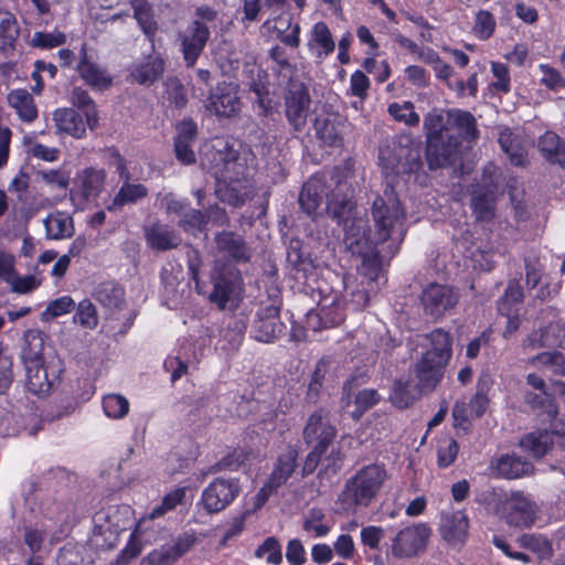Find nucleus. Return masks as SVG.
Segmentation results:
<instances>
[{
  "label": "nucleus",
  "instance_id": "1",
  "mask_svg": "<svg viewBox=\"0 0 565 565\" xmlns=\"http://www.w3.org/2000/svg\"><path fill=\"white\" fill-rule=\"evenodd\" d=\"M372 215L374 232L366 231L363 217L348 216L344 224V244L353 254L361 257L362 270L370 280L377 278L381 268V254L379 244L390 242L392 253L397 248L406 233L405 212L393 192L373 202Z\"/></svg>",
  "mask_w": 565,
  "mask_h": 565
},
{
  "label": "nucleus",
  "instance_id": "2",
  "mask_svg": "<svg viewBox=\"0 0 565 565\" xmlns=\"http://www.w3.org/2000/svg\"><path fill=\"white\" fill-rule=\"evenodd\" d=\"M210 170L216 181V195L230 205L238 206L250 195L252 184L246 178V167L227 142L216 139L213 145Z\"/></svg>",
  "mask_w": 565,
  "mask_h": 565
},
{
  "label": "nucleus",
  "instance_id": "3",
  "mask_svg": "<svg viewBox=\"0 0 565 565\" xmlns=\"http://www.w3.org/2000/svg\"><path fill=\"white\" fill-rule=\"evenodd\" d=\"M335 429L330 425L327 414L320 409L308 418L303 428L305 441L312 446L303 463V473H312L321 462L327 473L335 475L342 463V454L332 445Z\"/></svg>",
  "mask_w": 565,
  "mask_h": 565
},
{
  "label": "nucleus",
  "instance_id": "4",
  "mask_svg": "<svg viewBox=\"0 0 565 565\" xmlns=\"http://www.w3.org/2000/svg\"><path fill=\"white\" fill-rule=\"evenodd\" d=\"M387 478V471L381 463H369L358 469L338 494V512L354 514L369 508L377 499Z\"/></svg>",
  "mask_w": 565,
  "mask_h": 565
},
{
  "label": "nucleus",
  "instance_id": "5",
  "mask_svg": "<svg viewBox=\"0 0 565 565\" xmlns=\"http://www.w3.org/2000/svg\"><path fill=\"white\" fill-rule=\"evenodd\" d=\"M426 158L430 169L455 164L458 159V139L450 134L448 111L434 109L424 118Z\"/></svg>",
  "mask_w": 565,
  "mask_h": 565
},
{
  "label": "nucleus",
  "instance_id": "6",
  "mask_svg": "<svg viewBox=\"0 0 565 565\" xmlns=\"http://www.w3.org/2000/svg\"><path fill=\"white\" fill-rule=\"evenodd\" d=\"M487 505L497 516L514 527L532 526L539 514L536 502L522 491L493 489L489 493Z\"/></svg>",
  "mask_w": 565,
  "mask_h": 565
},
{
  "label": "nucleus",
  "instance_id": "7",
  "mask_svg": "<svg viewBox=\"0 0 565 565\" xmlns=\"http://www.w3.org/2000/svg\"><path fill=\"white\" fill-rule=\"evenodd\" d=\"M344 185L339 184L335 191L329 195L326 192V184L321 177H313L308 180L299 194V204L309 216H316L321 205L323 195L327 196V213L339 223L345 224L348 216L352 213L351 196L343 192Z\"/></svg>",
  "mask_w": 565,
  "mask_h": 565
},
{
  "label": "nucleus",
  "instance_id": "8",
  "mask_svg": "<svg viewBox=\"0 0 565 565\" xmlns=\"http://www.w3.org/2000/svg\"><path fill=\"white\" fill-rule=\"evenodd\" d=\"M21 360L25 369V386L28 391L38 396L50 394L54 386L60 383L61 374L64 372L60 360L45 363L42 353V343L40 349L33 351L30 347H24L21 353Z\"/></svg>",
  "mask_w": 565,
  "mask_h": 565
},
{
  "label": "nucleus",
  "instance_id": "9",
  "mask_svg": "<svg viewBox=\"0 0 565 565\" xmlns=\"http://www.w3.org/2000/svg\"><path fill=\"white\" fill-rule=\"evenodd\" d=\"M213 290L209 295L212 303L220 309H235L242 298L243 280L236 267L228 264H221L220 260L211 274Z\"/></svg>",
  "mask_w": 565,
  "mask_h": 565
},
{
  "label": "nucleus",
  "instance_id": "10",
  "mask_svg": "<svg viewBox=\"0 0 565 565\" xmlns=\"http://www.w3.org/2000/svg\"><path fill=\"white\" fill-rule=\"evenodd\" d=\"M431 529L427 523L418 522L401 529L392 539L390 552L394 558L417 557L427 548Z\"/></svg>",
  "mask_w": 565,
  "mask_h": 565
},
{
  "label": "nucleus",
  "instance_id": "11",
  "mask_svg": "<svg viewBox=\"0 0 565 565\" xmlns=\"http://www.w3.org/2000/svg\"><path fill=\"white\" fill-rule=\"evenodd\" d=\"M241 486L237 479L215 478L202 491L198 502L209 514L225 510L237 498Z\"/></svg>",
  "mask_w": 565,
  "mask_h": 565
},
{
  "label": "nucleus",
  "instance_id": "12",
  "mask_svg": "<svg viewBox=\"0 0 565 565\" xmlns=\"http://www.w3.org/2000/svg\"><path fill=\"white\" fill-rule=\"evenodd\" d=\"M469 518L462 510H445L440 513L438 532L452 550L460 551L469 536Z\"/></svg>",
  "mask_w": 565,
  "mask_h": 565
},
{
  "label": "nucleus",
  "instance_id": "13",
  "mask_svg": "<svg viewBox=\"0 0 565 565\" xmlns=\"http://www.w3.org/2000/svg\"><path fill=\"white\" fill-rule=\"evenodd\" d=\"M490 377L488 375L480 376L477 385L476 394L470 398L469 403L465 401L456 402L452 416L457 427L467 428V424L473 419L482 416L488 407L489 399L487 391L490 386Z\"/></svg>",
  "mask_w": 565,
  "mask_h": 565
},
{
  "label": "nucleus",
  "instance_id": "14",
  "mask_svg": "<svg viewBox=\"0 0 565 565\" xmlns=\"http://www.w3.org/2000/svg\"><path fill=\"white\" fill-rule=\"evenodd\" d=\"M114 164L120 180H122V184L108 206L110 211L121 209L128 204H136L148 195V189L143 184L130 181V173L125 160L120 156L114 158Z\"/></svg>",
  "mask_w": 565,
  "mask_h": 565
},
{
  "label": "nucleus",
  "instance_id": "15",
  "mask_svg": "<svg viewBox=\"0 0 565 565\" xmlns=\"http://www.w3.org/2000/svg\"><path fill=\"white\" fill-rule=\"evenodd\" d=\"M422 302L427 313L441 317L458 302V294L447 285L430 284L422 292Z\"/></svg>",
  "mask_w": 565,
  "mask_h": 565
},
{
  "label": "nucleus",
  "instance_id": "16",
  "mask_svg": "<svg viewBox=\"0 0 565 565\" xmlns=\"http://www.w3.org/2000/svg\"><path fill=\"white\" fill-rule=\"evenodd\" d=\"M206 109L218 117H232L241 109L237 86L232 83L218 84L207 97Z\"/></svg>",
  "mask_w": 565,
  "mask_h": 565
},
{
  "label": "nucleus",
  "instance_id": "17",
  "mask_svg": "<svg viewBox=\"0 0 565 565\" xmlns=\"http://www.w3.org/2000/svg\"><path fill=\"white\" fill-rule=\"evenodd\" d=\"M309 106L310 96L307 88L303 85H291L285 99V113L294 130L301 131L305 128Z\"/></svg>",
  "mask_w": 565,
  "mask_h": 565
},
{
  "label": "nucleus",
  "instance_id": "18",
  "mask_svg": "<svg viewBox=\"0 0 565 565\" xmlns=\"http://www.w3.org/2000/svg\"><path fill=\"white\" fill-rule=\"evenodd\" d=\"M344 320V312L341 300L337 297H326L319 303L317 310H311L307 315V327L313 331L323 328H331L340 324Z\"/></svg>",
  "mask_w": 565,
  "mask_h": 565
},
{
  "label": "nucleus",
  "instance_id": "19",
  "mask_svg": "<svg viewBox=\"0 0 565 565\" xmlns=\"http://www.w3.org/2000/svg\"><path fill=\"white\" fill-rule=\"evenodd\" d=\"M97 124V113L93 100L85 92L73 90V138L84 136L86 128Z\"/></svg>",
  "mask_w": 565,
  "mask_h": 565
},
{
  "label": "nucleus",
  "instance_id": "20",
  "mask_svg": "<svg viewBox=\"0 0 565 565\" xmlns=\"http://www.w3.org/2000/svg\"><path fill=\"white\" fill-rule=\"evenodd\" d=\"M94 524L102 534L119 533L127 529L132 521V510L129 505H110L98 511L93 518Z\"/></svg>",
  "mask_w": 565,
  "mask_h": 565
},
{
  "label": "nucleus",
  "instance_id": "21",
  "mask_svg": "<svg viewBox=\"0 0 565 565\" xmlns=\"http://www.w3.org/2000/svg\"><path fill=\"white\" fill-rule=\"evenodd\" d=\"M284 323L277 306H267L257 313L253 326V337L264 343L273 342L282 332Z\"/></svg>",
  "mask_w": 565,
  "mask_h": 565
},
{
  "label": "nucleus",
  "instance_id": "22",
  "mask_svg": "<svg viewBox=\"0 0 565 565\" xmlns=\"http://www.w3.org/2000/svg\"><path fill=\"white\" fill-rule=\"evenodd\" d=\"M210 38L209 28L194 21L182 34V53L188 66H193Z\"/></svg>",
  "mask_w": 565,
  "mask_h": 565
},
{
  "label": "nucleus",
  "instance_id": "23",
  "mask_svg": "<svg viewBox=\"0 0 565 565\" xmlns=\"http://www.w3.org/2000/svg\"><path fill=\"white\" fill-rule=\"evenodd\" d=\"M163 72L164 61L161 55L156 52L135 62L129 68L131 79L145 86H150L158 81Z\"/></svg>",
  "mask_w": 565,
  "mask_h": 565
},
{
  "label": "nucleus",
  "instance_id": "24",
  "mask_svg": "<svg viewBox=\"0 0 565 565\" xmlns=\"http://www.w3.org/2000/svg\"><path fill=\"white\" fill-rule=\"evenodd\" d=\"M209 339L203 338L199 345H182L177 355H170L164 361V369L171 373V380L175 382L188 371L190 362H196L203 354V349L207 345Z\"/></svg>",
  "mask_w": 565,
  "mask_h": 565
},
{
  "label": "nucleus",
  "instance_id": "25",
  "mask_svg": "<svg viewBox=\"0 0 565 565\" xmlns=\"http://www.w3.org/2000/svg\"><path fill=\"white\" fill-rule=\"evenodd\" d=\"M492 472L504 479H518L529 476L533 471L531 462L516 455H501L491 460Z\"/></svg>",
  "mask_w": 565,
  "mask_h": 565
},
{
  "label": "nucleus",
  "instance_id": "26",
  "mask_svg": "<svg viewBox=\"0 0 565 565\" xmlns=\"http://www.w3.org/2000/svg\"><path fill=\"white\" fill-rule=\"evenodd\" d=\"M447 364L423 355L416 365L418 391L420 393L434 391L440 383Z\"/></svg>",
  "mask_w": 565,
  "mask_h": 565
},
{
  "label": "nucleus",
  "instance_id": "27",
  "mask_svg": "<svg viewBox=\"0 0 565 565\" xmlns=\"http://www.w3.org/2000/svg\"><path fill=\"white\" fill-rule=\"evenodd\" d=\"M308 50L310 54L322 61L327 58L335 49V42L329 26L319 21L312 25L308 33Z\"/></svg>",
  "mask_w": 565,
  "mask_h": 565
},
{
  "label": "nucleus",
  "instance_id": "28",
  "mask_svg": "<svg viewBox=\"0 0 565 565\" xmlns=\"http://www.w3.org/2000/svg\"><path fill=\"white\" fill-rule=\"evenodd\" d=\"M194 539L190 535L178 537L173 544L163 545L147 555L145 561L149 565H167L186 553L193 545Z\"/></svg>",
  "mask_w": 565,
  "mask_h": 565
},
{
  "label": "nucleus",
  "instance_id": "29",
  "mask_svg": "<svg viewBox=\"0 0 565 565\" xmlns=\"http://www.w3.org/2000/svg\"><path fill=\"white\" fill-rule=\"evenodd\" d=\"M216 248L224 257L235 262H247L250 258V250L244 241L231 232H223L215 238Z\"/></svg>",
  "mask_w": 565,
  "mask_h": 565
},
{
  "label": "nucleus",
  "instance_id": "30",
  "mask_svg": "<svg viewBox=\"0 0 565 565\" xmlns=\"http://www.w3.org/2000/svg\"><path fill=\"white\" fill-rule=\"evenodd\" d=\"M105 180L104 170L86 169L78 175L77 188L83 201L77 203L78 209H84L86 202L94 200L100 192Z\"/></svg>",
  "mask_w": 565,
  "mask_h": 565
},
{
  "label": "nucleus",
  "instance_id": "31",
  "mask_svg": "<svg viewBox=\"0 0 565 565\" xmlns=\"http://www.w3.org/2000/svg\"><path fill=\"white\" fill-rule=\"evenodd\" d=\"M297 457L298 450L291 446H288L279 454L274 470L268 479L270 484L279 488L287 482L296 469Z\"/></svg>",
  "mask_w": 565,
  "mask_h": 565
},
{
  "label": "nucleus",
  "instance_id": "32",
  "mask_svg": "<svg viewBox=\"0 0 565 565\" xmlns=\"http://www.w3.org/2000/svg\"><path fill=\"white\" fill-rule=\"evenodd\" d=\"M332 526L331 519L320 508H311L303 515L302 530L309 537H324L330 533Z\"/></svg>",
  "mask_w": 565,
  "mask_h": 565
},
{
  "label": "nucleus",
  "instance_id": "33",
  "mask_svg": "<svg viewBox=\"0 0 565 565\" xmlns=\"http://www.w3.org/2000/svg\"><path fill=\"white\" fill-rule=\"evenodd\" d=\"M9 105L15 109L24 122H33L38 118V108L32 95L23 88L13 89L8 94Z\"/></svg>",
  "mask_w": 565,
  "mask_h": 565
},
{
  "label": "nucleus",
  "instance_id": "34",
  "mask_svg": "<svg viewBox=\"0 0 565 565\" xmlns=\"http://www.w3.org/2000/svg\"><path fill=\"white\" fill-rule=\"evenodd\" d=\"M148 245L158 250H166L177 247L181 238L168 225L156 223L146 231Z\"/></svg>",
  "mask_w": 565,
  "mask_h": 565
},
{
  "label": "nucleus",
  "instance_id": "35",
  "mask_svg": "<svg viewBox=\"0 0 565 565\" xmlns=\"http://www.w3.org/2000/svg\"><path fill=\"white\" fill-rule=\"evenodd\" d=\"M448 125L450 127V134H454L458 140L459 137L472 140L477 136L476 120L468 111L460 109L448 110Z\"/></svg>",
  "mask_w": 565,
  "mask_h": 565
},
{
  "label": "nucleus",
  "instance_id": "36",
  "mask_svg": "<svg viewBox=\"0 0 565 565\" xmlns=\"http://www.w3.org/2000/svg\"><path fill=\"white\" fill-rule=\"evenodd\" d=\"M20 34L18 21L9 11H0V52L12 53Z\"/></svg>",
  "mask_w": 565,
  "mask_h": 565
},
{
  "label": "nucleus",
  "instance_id": "37",
  "mask_svg": "<svg viewBox=\"0 0 565 565\" xmlns=\"http://www.w3.org/2000/svg\"><path fill=\"white\" fill-rule=\"evenodd\" d=\"M422 393L408 377H401L393 384L390 401L397 408L409 407Z\"/></svg>",
  "mask_w": 565,
  "mask_h": 565
},
{
  "label": "nucleus",
  "instance_id": "38",
  "mask_svg": "<svg viewBox=\"0 0 565 565\" xmlns=\"http://www.w3.org/2000/svg\"><path fill=\"white\" fill-rule=\"evenodd\" d=\"M427 338L430 343V349L423 355L448 363L452 354L450 334L441 329H436L431 331Z\"/></svg>",
  "mask_w": 565,
  "mask_h": 565
},
{
  "label": "nucleus",
  "instance_id": "39",
  "mask_svg": "<svg viewBox=\"0 0 565 565\" xmlns=\"http://www.w3.org/2000/svg\"><path fill=\"white\" fill-rule=\"evenodd\" d=\"M539 148L550 162L565 168V141L555 132L546 131L539 139Z\"/></svg>",
  "mask_w": 565,
  "mask_h": 565
},
{
  "label": "nucleus",
  "instance_id": "40",
  "mask_svg": "<svg viewBox=\"0 0 565 565\" xmlns=\"http://www.w3.org/2000/svg\"><path fill=\"white\" fill-rule=\"evenodd\" d=\"M380 396L375 390L365 388L354 395V408L351 409V397L347 395L343 398L342 408L354 419H359L369 408L375 405Z\"/></svg>",
  "mask_w": 565,
  "mask_h": 565
},
{
  "label": "nucleus",
  "instance_id": "41",
  "mask_svg": "<svg viewBox=\"0 0 565 565\" xmlns=\"http://www.w3.org/2000/svg\"><path fill=\"white\" fill-rule=\"evenodd\" d=\"M552 444L553 435L546 430L527 434L520 440L521 448L535 458L543 457Z\"/></svg>",
  "mask_w": 565,
  "mask_h": 565
},
{
  "label": "nucleus",
  "instance_id": "42",
  "mask_svg": "<svg viewBox=\"0 0 565 565\" xmlns=\"http://www.w3.org/2000/svg\"><path fill=\"white\" fill-rule=\"evenodd\" d=\"M317 137L327 146L341 143L340 121L335 117L317 118L315 121Z\"/></svg>",
  "mask_w": 565,
  "mask_h": 565
},
{
  "label": "nucleus",
  "instance_id": "43",
  "mask_svg": "<svg viewBox=\"0 0 565 565\" xmlns=\"http://www.w3.org/2000/svg\"><path fill=\"white\" fill-rule=\"evenodd\" d=\"M559 327L550 323L545 329L533 331L523 342L525 349H539L542 347H553L559 342Z\"/></svg>",
  "mask_w": 565,
  "mask_h": 565
},
{
  "label": "nucleus",
  "instance_id": "44",
  "mask_svg": "<svg viewBox=\"0 0 565 565\" xmlns=\"http://www.w3.org/2000/svg\"><path fill=\"white\" fill-rule=\"evenodd\" d=\"M521 547L536 554L540 561L550 559L553 556L552 543L541 534H523L518 539Z\"/></svg>",
  "mask_w": 565,
  "mask_h": 565
},
{
  "label": "nucleus",
  "instance_id": "45",
  "mask_svg": "<svg viewBox=\"0 0 565 565\" xmlns=\"http://www.w3.org/2000/svg\"><path fill=\"white\" fill-rule=\"evenodd\" d=\"M77 68L82 78L94 88L104 89L111 84V77L94 63L84 60Z\"/></svg>",
  "mask_w": 565,
  "mask_h": 565
},
{
  "label": "nucleus",
  "instance_id": "46",
  "mask_svg": "<svg viewBox=\"0 0 565 565\" xmlns=\"http://www.w3.org/2000/svg\"><path fill=\"white\" fill-rule=\"evenodd\" d=\"M532 365L555 375H565V358L559 352H543L529 361Z\"/></svg>",
  "mask_w": 565,
  "mask_h": 565
},
{
  "label": "nucleus",
  "instance_id": "47",
  "mask_svg": "<svg viewBox=\"0 0 565 565\" xmlns=\"http://www.w3.org/2000/svg\"><path fill=\"white\" fill-rule=\"evenodd\" d=\"M124 289L114 282L103 284L97 291L98 300L104 307L117 310L124 306Z\"/></svg>",
  "mask_w": 565,
  "mask_h": 565
},
{
  "label": "nucleus",
  "instance_id": "48",
  "mask_svg": "<svg viewBox=\"0 0 565 565\" xmlns=\"http://www.w3.org/2000/svg\"><path fill=\"white\" fill-rule=\"evenodd\" d=\"M406 151L407 149L399 148L398 154L392 157V151L388 148L380 149L379 160L385 174L388 175L390 173H401L412 170V167H409L407 163L402 162L401 160L402 156Z\"/></svg>",
  "mask_w": 565,
  "mask_h": 565
},
{
  "label": "nucleus",
  "instance_id": "49",
  "mask_svg": "<svg viewBox=\"0 0 565 565\" xmlns=\"http://www.w3.org/2000/svg\"><path fill=\"white\" fill-rule=\"evenodd\" d=\"M523 294L518 282L511 281L498 305V310L501 315H510V310L520 312Z\"/></svg>",
  "mask_w": 565,
  "mask_h": 565
},
{
  "label": "nucleus",
  "instance_id": "50",
  "mask_svg": "<svg viewBox=\"0 0 565 565\" xmlns=\"http://www.w3.org/2000/svg\"><path fill=\"white\" fill-rule=\"evenodd\" d=\"M388 114L398 122L413 127L419 124V115L414 110L411 102L393 103L388 106Z\"/></svg>",
  "mask_w": 565,
  "mask_h": 565
},
{
  "label": "nucleus",
  "instance_id": "51",
  "mask_svg": "<svg viewBox=\"0 0 565 565\" xmlns=\"http://www.w3.org/2000/svg\"><path fill=\"white\" fill-rule=\"evenodd\" d=\"M131 7L134 9V17L142 31L150 35L156 30V22L152 18L151 7L147 0H131Z\"/></svg>",
  "mask_w": 565,
  "mask_h": 565
},
{
  "label": "nucleus",
  "instance_id": "52",
  "mask_svg": "<svg viewBox=\"0 0 565 565\" xmlns=\"http://www.w3.org/2000/svg\"><path fill=\"white\" fill-rule=\"evenodd\" d=\"M103 408L107 417L119 419L128 414L129 402L120 394H108L103 398Z\"/></svg>",
  "mask_w": 565,
  "mask_h": 565
},
{
  "label": "nucleus",
  "instance_id": "53",
  "mask_svg": "<svg viewBox=\"0 0 565 565\" xmlns=\"http://www.w3.org/2000/svg\"><path fill=\"white\" fill-rule=\"evenodd\" d=\"M255 556L258 558H266L268 564H281L282 553L279 541L274 536L267 537L255 551Z\"/></svg>",
  "mask_w": 565,
  "mask_h": 565
},
{
  "label": "nucleus",
  "instance_id": "54",
  "mask_svg": "<svg viewBox=\"0 0 565 565\" xmlns=\"http://www.w3.org/2000/svg\"><path fill=\"white\" fill-rule=\"evenodd\" d=\"M494 254L490 249L476 247L466 256V266L475 270H491L494 266Z\"/></svg>",
  "mask_w": 565,
  "mask_h": 565
},
{
  "label": "nucleus",
  "instance_id": "55",
  "mask_svg": "<svg viewBox=\"0 0 565 565\" xmlns=\"http://www.w3.org/2000/svg\"><path fill=\"white\" fill-rule=\"evenodd\" d=\"M471 206L478 220H489L494 211V194L487 192L484 194L475 193L471 199Z\"/></svg>",
  "mask_w": 565,
  "mask_h": 565
},
{
  "label": "nucleus",
  "instance_id": "56",
  "mask_svg": "<svg viewBox=\"0 0 565 565\" xmlns=\"http://www.w3.org/2000/svg\"><path fill=\"white\" fill-rule=\"evenodd\" d=\"M66 42V35L62 32H34L31 39V45L33 47L50 50L57 47Z\"/></svg>",
  "mask_w": 565,
  "mask_h": 565
},
{
  "label": "nucleus",
  "instance_id": "57",
  "mask_svg": "<svg viewBox=\"0 0 565 565\" xmlns=\"http://www.w3.org/2000/svg\"><path fill=\"white\" fill-rule=\"evenodd\" d=\"M495 29L494 17L486 10H480L476 14V21L473 25V32L480 40L489 39Z\"/></svg>",
  "mask_w": 565,
  "mask_h": 565
},
{
  "label": "nucleus",
  "instance_id": "58",
  "mask_svg": "<svg viewBox=\"0 0 565 565\" xmlns=\"http://www.w3.org/2000/svg\"><path fill=\"white\" fill-rule=\"evenodd\" d=\"M73 321L84 328L94 329L98 323L95 306L89 300L81 301Z\"/></svg>",
  "mask_w": 565,
  "mask_h": 565
},
{
  "label": "nucleus",
  "instance_id": "59",
  "mask_svg": "<svg viewBox=\"0 0 565 565\" xmlns=\"http://www.w3.org/2000/svg\"><path fill=\"white\" fill-rule=\"evenodd\" d=\"M458 444L455 439L445 438L439 440L437 448V463L440 468L450 466L458 454Z\"/></svg>",
  "mask_w": 565,
  "mask_h": 565
},
{
  "label": "nucleus",
  "instance_id": "60",
  "mask_svg": "<svg viewBox=\"0 0 565 565\" xmlns=\"http://www.w3.org/2000/svg\"><path fill=\"white\" fill-rule=\"evenodd\" d=\"M13 361L4 352L3 343L0 341V394H4L13 382Z\"/></svg>",
  "mask_w": 565,
  "mask_h": 565
},
{
  "label": "nucleus",
  "instance_id": "61",
  "mask_svg": "<svg viewBox=\"0 0 565 565\" xmlns=\"http://www.w3.org/2000/svg\"><path fill=\"white\" fill-rule=\"evenodd\" d=\"M179 225L188 233L196 235L203 232L205 226L204 215L194 209H189L180 218Z\"/></svg>",
  "mask_w": 565,
  "mask_h": 565
},
{
  "label": "nucleus",
  "instance_id": "62",
  "mask_svg": "<svg viewBox=\"0 0 565 565\" xmlns=\"http://www.w3.org/2000/svg\"><path fill=\"white\" fill-rule=\"evenodd\" d=\"M185 495V489L179 488L170 493H168L160 505L152 509L149 514L150 519H157L162 516L166 512L173 510L178 504H180Z\"/></svg>",
  "mask_w": 565,
  "mask_h": 565
},
{
  "label": "nucleus",
  "instance_id": "63",
  "mask_svg": "<svg viewBox=\"0 0 565 565\" xmlns=\"http://www.w3.org/2000/svg\"><path fill=\"white\" fill-rule=\"evenodd\" d=\"M71 311V296H64L51 301L42 312V321L49 322Z\"/></svg>",
  "mask_w": 565,
  "mask_h": 565
},
{
  "label": "nucleus",
  "instance_id": "64",
  "mask_svg": "<svg viewBox=\"0 0 565 565\" xmlns=\"http://www.w3.org/2000/svg\"><path fill=\"white\" fill-rule=\"evenodd\" d=\"M157 200L168 214H177L182 217L189 210L188 203L184 200L178 199L173 193H159Z\"/></svg>",
  "mask_w": 565,
  "mask_h": 565
}]
</instances>
